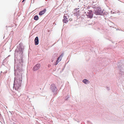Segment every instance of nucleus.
<instances>
[{
	"label": "nucleus",
	"mask_w": 124,
	"mask_h": 124,
	"mask_svg": "<svg viewBox=\"0 0 124 124\" xmlns=\"http://www.w3.org/2000/svg\"><path fill=\"white\" fill-rule=\"evenodd\" d=\"M53 60H52V61H51V62H53Z\"/></svg>",
	"instance_id": "15"
},
{
	"label": "nucleus",
	"mask_w": 124,
	"mask_h": 124,
	"mask_svg": "<svg viewBox=\"0 0 124 124\" xmlns=\"http://www.w3.org/2000/svg\"><path fill=\"white\" fill-rule=\"evenodd\" d=\"M40 67V65L39 64H37L34 67L33 70L34 71H35L39 69Z\"/></svg>",
	"instance_id": "4"
},
{
	"label": "nucleus",
	"mask_w": 124,
	"mask_h": 124,
	"mask_svg": "<svg viewBox=\"0 0 124 124\" xmlns=\"http://www.w3.org/2000/svg\"><path fill=\"white\" fill-rule=\"evenodd\" d=\"M86 15L88 17L92 18L93 17V14L91 10H88Z\"/></svg>",
	"instance_id": "3"
},
{
	"label": "nucleus",
	"mask_w": 124,
	"mask_h": 124,
	"mask_svg": "<svg viewBox=\"0 0 124 124\" xmlns=\"http://www.w3.org/2000/svg\"><path fill=\"white\" fill-rule=\"evenodd\" d=\"M39 18V17L38 16H35L34 17V19L36 20H37Z\"/></svg>",
	"instance_id": "12"
},
{
	"label": "nucleus",
	"mask_w": 124,
	"mask_h": 124,
	"mask_svg": "<svg viewBox=\"0 0 124 124\" xmlns=\"http://www.w3.org/2000/svg\"><path fill=\"white\" fill-rule=\"evenodd\" d=\"M21 94H19V95H18V96L19 97L20 96H21Z\"/></svg>",
	"instance_id": "13"
},
{
	"label": "nucleus",
	"mask_w": 124,
	"mask_h": 124,
	"mask_svg": "<svg viewBox=\"0 0 124 124\" xmlns=\"http://www.w3.org/2000/svg\"><path fill=\"white\" fill-rule=\"evenodd\" d=\"M62 55H63L62 54L60 55V57L58 58L57 60L55 63V65H57L58 63L61 61L62 57Z\"/></svg>",
	"instance_id": "5"
},
{
	"label": "nucleus",
	"mask_w": 124,
	"mask_h": 124,
	"mask_svg": "<svg viewBox=\"0 0 124 124\" xmlns=\"http://www.w3.org/2000/svg\"><path fill=\"white\" fill-rule=\"evenodd\" d=\"M46 9L45 8L42 10L40 11L39 13V15L41 16L43 14L46 12Z\"/></svg>",
	"instance_id": "6"
},
{
	"label": "nucleus",
	"mask_w": 124,
	"mask_h": 124,
	"mask_svg": "<svg viewBox=\"0 0 124 124\" xmlns=\"http://www.w3.org/2000/svg\"><path fill=\"white\" fill-rule=\"evenodd\" d=\"M39 43L38 38V37H37L35 38V45H38Z\"/></svg>",
	"instance_id": "7"
},
{
	"label": "nucleus",
	"mask_w": 124,
	"mask_h": 124,
	"mask_svg": "<svg viewBox=\"0 0 124 124\" xmlns=\"http://www.w3.org/2000/svg\"><path fill=\"white\" fill-rule=\"evenodd\" d=\"M67 14H65L64 16V19H68L69 17L68 16L67 17Z\"/></svg>",
	"instance_id": "11"
},
{
	"label": "nucleus",
	"mask_w": 124,
	"mask_h": 124,
	"mask_svg": "<svg viewBox=\"0 0 124 124\" xmlns=\"http://www.w3.org/2000/svg\"><path fill=\"white\" fill-rule=\"evenodd\" d=\"M25 0H23L22 1V2H23L24 1H25Z\"/></svg>",
	"instance_id": "14"
},
{
	"label": "nucleus",
	"mask_w": 124,
	"mask_h": 124,
	"mask_svg": "<svg viewBox=\"0 0 124 124\" xmlns=\"http://www.w3.org/2000/svg\"><path fill=\"white\" fill-rule=\"evenodd\" d=\"M83 82L85 84H87L88 83H89V82L88 80L86 79H85L83 80Z\"/></svg>",
	"instance_id": "9"
},
{
	"label": "nucleus",
	"mask_w": 124,
	"mask_h": 124,
	"mask_svg": "<svg viewBox=\"0 0 124 124\" xmlns=\"http://www.w3.org/2000/svg\"><path fill=\"white\" fill-rule=\"evenodd\" d=\"M68 19H64L63 20V21L64 23H67L68 22Z\"/></svg>",
	"instance_id": "10"
},
{
	"label": "nucleus",
	"mask_w": 124,
	"mask_h": 124,
	"mask_svg": "<svg viewBox=\"0 0 124 124\" xmlns=\"http://www.w3.org/2000/svg\"><path fill=\"white\" fill-rule=\"evenodd\" d=\"M51 90L53 91L55 88H56V87L54 84H52L51 85Z\"/></svg>",
	"instance_id": "8"
},
{
	"label": "nucleus",
	"mask_w": 124,
	"mask_h": 124,
	"mask_svg": "<svg viewBox=\"0 0 124 124\" xmlns=\"http://www.w3.org/2000/svg\"><path fill=\"white\" fill-rule=\"evenodd\" d=\"M104 11L102 10L100 8H99L98 9L96 10L94 13L96 15H103L104 14Z\"/></svg>",
	"instance_id": "2"
},
{
	"label": "nucleus",
	"mask_w": 124,
	"mask_h": 124,
	"mask_svg": "<svg viewBox=\"0 0 124 124\" xmlns=\"http://www.w3.org/2000/svg\"><path fill=\"white\" fill-rule=\"evenodd\" d=\"M22 80L21 75L17 74L15 78L14 86L16 90H17L21 86Z\"/></svg>",
	"instance_id": "1"
}]
</instances>
